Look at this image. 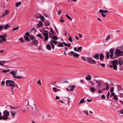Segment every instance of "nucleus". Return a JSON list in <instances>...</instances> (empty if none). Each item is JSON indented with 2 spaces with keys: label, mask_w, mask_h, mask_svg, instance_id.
<instances>
[{
  "label": "nucleus",
  "mask_w": 123,
  "mask_h": 123,
  "mask_svg": "<svg viewBox=\"0 0 123 123\" xmlns=\"http://www.w3.org/2000/svg\"><path fill=\"white\" fill-rule=\"evenodd\" d=\"M113 98L116 101H117V100L118 99V98L116 94L115 95H114V96Z\"/></svg>",
  "instance_id": "nucleus-37"
},
{
  "label": "nucleus",
  "mask_w": 123,
  "mask_h": 123,
  "mask_svg": "<svg viewBox=\"0 0 123 123\" xmlns=\"http://www.w3.org/2000/svg\"><path fill=\"white\" fill-rule=\"evenodd\" d=\"M59 21L62 23L64 21V19H60L59 20Z\"/></svg>",
  "instance_id": "nucleus-61"
},
{
  "label": "nucleus",
  "mask_w": 123,
  "mask_h": 123,
  "mask_svg": "<svg viewBox=\"0 0 123 123\" xmlns=\"http://www.w3.org/2000/svg\"><path fill=\"white\" fill-rule=\"evenodd\" d=\"M18 27H19V26H18L17 27H16L14 28H13V29H12V31H14L15 30H18Z\"/></svg>",
  "instance_id": "nucleus-45"
},
{
  "label": "nucleus",
  "mask_w": 123,
  "mask_h": 123,
  "mask_svg": "<svg viewBox=\"0 0 123 123\" xmlns=\"http://www.w3.org/2000/svg\"><path fill=\"white\" fill-rule=\"evenodd\" d=\"M119 65H122L123 64V61L122 60H119Z\"/></svg>",
  "instance_id": "nucleus-34"
},
{
  "label": "nucleus",
  "mask_w": 123,
  "mask_h": 123,
  "mask_svg": "<svg viewBox=\"0 0 123 123\" xmlns=\"http://www.w3.org/2000/svg\"><path fill=\"white\" fill-rule=\"evenodd\" d=\"M39 18H40L41 20L43 22L44 21L45 18L44 16L39 14Z\"/></svg>",
  "instance_id": "nucleus-20"
},
{
  "label": "nucleus",
  "mask_w": 123,
  "mask_h": 123,
  "mask_svg": "<svg viewBox=\"0 0 123 123\" xmlns=\"http://www.w3.org/2000/svg\"><path fill=\"white\" fill-rule=\"evenodd\" d=\"M101 65L102 67H104L105 66V64L104 63H99Z\"/></svg>",
  "instance_id": "nucleus-49"
},
{
  "label": "nucleus",
  "mask_w": 123,
  "mask_h": 123,
  "mask_svg": "<svg viewBox=\"0 0 123 123\" xmlns=\"http://www.w3.org/2000/svg\"><path fill=\"white\" fill-rule=\"evenodd\" d=\"M65 15L67 17V18H68L69 19L71 20V21L72 20V19L70 16H69L67 14H66Z\"/></svg>",
  "instance_id": "nucleus-41"
},
{
  "label": "nucleus",
  "mask_w": 123,
  "mask_h": 123,
  "mask_svg": "<svg viewBox=\"0 0 123 123\" xmlns=\"http://www.w3.org/2000/svg\"><path fill=\"white\" fill-rule=\"evenodd\" d=\"M37 84L38 85H39V86L41 85V80L40 79L37 82Z\"/></svg>",
  "instance_id": "nucleus-40"
},
{
  "label": "nucleus",
  "mask_w": 123,
  "mask_h": 123,
  "mask_svg": "<svg viewBox=\"0 0 123 123\" xmlns=\"http://www.w3.org/2000/svg\"><path fill=\"white\" fill-rule=\"evenodd\" d=\"M90 91L92 92H94L95 91V89L94 88L91 87L90 88Z\"/></svg>",
  "instance_id": "nucleus-29"
},
{
  "label": "nucleus",
  "mask_w": 123,
  "mask_h": 123,
  "mask_svg": "<svg viewBox=\"0 0 123 123\" xmlns=\"http://www.w3.org/2000/svg\"><path fill=\"white\" fill-rule=\"evenodd\" d=\"M22 78V77L21 76H20L19 75H17V77H16V78L19 79H21Z\"/></svg>",
  "instance_id": "nucleus-46"
},
{
  "label": "nucleus",
  "mask_w": 123,
  "mask_h": 123,
  "mask_svg": "<svg viewBox=\"0 0 123 123\" xmlns=\"http://www.w3.org/2000/svg\"><path fill=\"white\" fill-rule=\"evenodd\" d=\"M87 80H89L92 79L91 76L89 75H88L85 78Z\"/></svg>",
  "instance_id": "nucleus-14"
},
{
  "label": "nucleus",
  "mask_w": 123,
  "mask_h": 123,
  "mask_svg": "<svg viewBox=\"0 0 123 123\" xmlns=\"http://www.w3.org/2000/svg\"><path fill=\"white\" fill-rule=\"evenodd\" d=\"M86 60L90 64H95L96 63V61H95L94 60H92L89 58H87L86 59Z\"/></svg>",
  "instance_id": "nucleus-4"
},
{
  "label": "nucleus",
  "mask_w": 123,
  "mask_h": 123,
  "mask_svg": "<svg viewBox=\"0 0 123 123\" xmlns=\"http://www.w3.org/2000/svg\"><path fill=\"white\" fill-rule=\"evenodd\" d=\"M115 55L113 58H116L120 56H123V51H121L120 49H117L115 50Z\"/></svg>",
  "instance_id": "nucleus-2"
},
{
  "label": "nucleus",
  "mask_w": 123,
  "mask_h": 123,
  "mask_svg": "<svg viewBox=\"0 0 123 123\" xmlns=\"http://www.w3.org/2000/svg\"><path fill=\"white\" fill-rule=\"evenodd\" d=\"M44 25L46 26H49V25L50 24L49 22H45L44 24Z\"/></svg>",
  "instance_id": "nucleus-35"
},
{
  "label": "nucleus",
  "mask_w": 123,
  "mask_h": 123,
  "mask_svg": "<svg viewBox=\"0 0 123 123\" xmlns=\"http://www.w3.org/2000/svg\"><path fill=\"white\" fill-rule=\"evenodd\" d=\"M68 83V81L67 80H65V81H64L62 82L63 83Z\"/></svg>",
  "instance_id": "nucleus-63"
},
{
  "label": "nucleus",
  "mask_w": 123,
  "mask_h": 123,
  "mask_svg": "<svg viewBox=\"0 0 123 123\" xmlns=\"http://www.w3.org/2000/svg\"><path fill=\"white\" fill-rule=\"evenodd\" d=\"M64 46L63 45L62 43H59L58 45H57V47H63Z\"/></svg>",
  "instance_id": "nucleus-23"
},
{
  "label": "nucleus",
  "mask_w": 123,
  "mask_h": 123,
  "mask_svg": "<svg viewBox=\"0 0 123 123\" xmlns=\"http://www.w3.org/2000/svg\"><path fill=\"white\" fill-rule=\"evenodd\" d=\"M9 106L10 107L11 109H15L17 108L18 107V106H17L16 107H12L11 105H9Z\"/></svg>",
  "instance_id": "nucleus-24"
},
{
  "label": "nucleus",
  "mask_w": 123,
  "mask_h": 123,
  "mask_svg": "<svg viewBox=\"0 0 123 123\" xmlns=\"http://www.w3.org/2000/svg\"><path fill=\"white\" fill-rule=\"evenodd\" d=\"M37 36L39 37L40 38H43L42 37V35L41 34H38L37 35Z\"/></svg>",
  "instance_id": "nucleus-53"
},
{
  "label": "nucleus",
  "mask_w": 123,
  "mask_h": 123,
  "mask_svg": "<svg viewBox=\"0 0 123 123\" xmlns=\"http://www.w3.org/2000/svg\"><path fill=\"white\" fill-rule=\"evenodd\" d=\"M18 40L21 42H24L23 39H18Z\"/></svg>",
  "instance_id": "nucleus-59"
},
{
  "label": "nucleus",
  "mask_w": 123,
  "mask_h": 123,
  "mask_svg": "<svg viewBox=\"0 0 123 123\" xmlns=\"http://www.w3.org/2000/svg\"><path fill=\"white\" fill-rule=\"evenodd\" d=\"M21 4V2H17L16 3V6L18 7Z\"/></svg>",
  "instance_id": "nucleus-27"
},
{
  "label": "nucleus",
  "mask_w": 123,
  "mask_h": 123,
  "mask_svg": "<svg viewBox=\"0 0 123 123\" xmlns=\"http://www.w3.org/2000/svg\"><path fill=\"white\" fill-rule=\"evenodd\" d=\"M93 58L97 60H98L99 59V55L98 54H95L94 55Z\"/></svg>",
  "instance_id": "nucleus-13"
},
{
  "label": "nucleus",
  "mask_w": 123,
  "mask_h": 123,
  "mask_svg": "<svg viewBox=\"0 0 123 123\" xmlns=\"http://www.w3.org/2000/svg\"><path fill=\"white\" fill-rule=\"evenodd\" d=\"M33 42L35 46H37L38 45L39 42L37 40L35 39L33 41Z\"/></svg>",
  "instance_id": "nucleus-10"
},
{
  "label": "nucleus",
  "mask_w": 123,
  "mask_h": 123,
  "mask_svg": "<svg viewBox=\"0 0 123 123\" xmlns=\"http://www.w3.org/2000/svg\"><path fill=\"white\" fill-rule=\"evenodd\" d=\"M46 48V49L49 50H50L51 49V47L49 44H47Z\"/></svg>",
  "instance_id": "nucleus-15"
},
{
  "label": "nucleus",
  "mask_w": 123,
  "mask_h": 123,
  "mask_svg": "<svg viewBox=\"0 0 123 123\" xmlns=\"http://www.w3.org/2000/svg\"><path fill=\"white\" fill-rule=\"evenodd\" d=\"M76 86L74 85H70L68 86V88L69 89V90H70L71 91H73L74 88Z\"/></svg>",
  "instance_id": "nucleus-7"
},
{
  "label": "nucleus",
  "mask_w": 123,
  "mask_h": 123,
  "mask_svg": "<svg viewBox=\"0 0 123 123\" xmlns=\"http://www.w3.org/2000/svg\"><path fill=\"white\" fill-rule=\"evenodd\" d=\"M103 81L101 80H99V82L97 83L98 87H101L102 83H103Z\"/></svg>",
  "instance_id": "nucleus-17"
},
{
  "label": "nucleus",
  "mask_w": 123,
  "mask_h": 123,
  "mask_svg": "<svg viewBox=\"0 0 123 123\" xmlns=\"http://www.w3.org/2000/svg\"><path fill=\"white\" fill-rule=\"evenodd\" d=\"M114 51V49L113 48H111L109 50V52L111 54L113 53Z\"/></svg>",
  "instance_id": "nucleus-28"
},
{
  "label": "nucleus",
  "mask_w": 123,
  "mask_h": 123,
  "mask_svg": "<svg viewBox=\"0 0 123 123\" xmlns=\"http://www.w3.org/2000/svg\"><path fill=\"white\" fill-rule=\"evenodd\" d=\"M7 40V39H1L0 40V43H3V42L6 41Z\"/></svg>",
  "instance_id": "nucleus-33"
},
{
  "label": "nucleus",
  "mask_w": 123,
  "mask_h": 123,
  "mask_svg": "<svg viewBox=\"0 0 123 123\" xmlns=\"http://www.w3.org/2000/svg\"><path fill=\"white\" fill-rule=\"evenodd\" d=\"M8 85H7L6 86H10L12 87H16V88H18V86L17 85H16L12 83H9L8 85Z\"/></svg>",
  "instance_id": "nucleus-6"
},
{
  "label": "nucleus",
  "mask_w": 123,
  "mask_h": 123,
  "mask_svg": "<svg viewBox=\"0 0 123 123\" xmlns=\"http://www.w3.org/2000/svg\"><path fill=\"white\" fill-rule=\"evenodd\" d=\"M9 83H11L13 84L15 83L12 80H7L6 81V84L7 85H8Z\"/></svg>",
  "instance_id": "nucleus-12"
},
{
  "label": "nucleus",
  "mask_w": 123,
  "mask_h": 123,
  "mask_svg": "<svg viewBox=\"0 0 123 123\" xmlns=\"http://www.w3.org/2000/svg\"><path fill=\"white\" fill-rule=\"evenodd\" d=\"M30 38H35L34 36L32 35H31L30 36Z\"/></svg>",
  "instance_id": "nucleus-55"
},
{
  "label": "nucleus",
  "mask_w": 123,
  "mask_h": 123,
  "mask_svg": "<svg viewBox=\"0 0 123 123\" xmlns=\"http://www.w3.org/2000/svg\"><path fill=\"white\" fill-rule=\"evenodd\" d=\"M5 10L6 11L2 14V17H4L7 15L9 13V11H7L5 9Z\"/></svg>",
  "instance_id": "nucleus-21"
},
{
  "label": "nucleus",
  "mask_w": 123,
  "mask_h": 123,
  "mask_svg": "<svg viewBox=\"0 0 123 123\" xmlns=\"http://www.w3.org/2000/svg\"><path fill=\"white\" fill-rule=\"evenodd\" d=\"M82 49V47L81 46L80 47H79V48H78L77 49V50H80V51Z\"/></svg>",
  "instance_id": "nucleus-58"
},
{
  "label": "nucleus",
  "mask_w": 123,
  "mask_h": 123,
  "mask_svg": "<svg viewBox=\"0 0 123 123\" xmlns=\"http://www.w3.org/2000/svg\"><path fill=\"white\" fill-rule=\"evenodd\" d=\"M110 95V93L109 91H108V92L107 94V99H108L109 98V97Z\"/></svg>",
  "instance_id": "nucleus-47"
},
{
  "label": "nucleus",
  "mask_w": 123,
  "mask_h": 123,
  "mask_svg": "<svg viewBox=\"0 0 123 123\" xmlns=\"http://www.w3.org/2000/svg\"><path fill=\"white\" fill-rule=\"evenodd\" d=\"M114 88L113 87H111V89L110 90V92H113V91H114Z\"/></svg>",
  "instance_id": "nucleus-51"
},
{
  "label": "nucleus",
  "mask_w": 123,
  "mask_h": 123,
  "mask_svg": "<svg viewBox=\"0 0 123 123\" xmlns=\"http://www.w3.org/2000/svg\"><path fill=\"white\" fill-rule=\"evenodd\" d=\"M117 65H113V69L115 70H117Z\"/></svg>",
  "instance_id": "nucleus-43"
},
{
  "label": "nucleus",
  "mask_w": 123,
  "mask_h": 123,
  "mask_svg": "<svg viewBox=\"0 0 123 123\" xmlns=\"http://www.w3.org/2000/svg\"><path fill=\"white\" fill-rule=\"evenodd\" d=\"M111 63L113 65H117L118 64V62L117 60H113L111 62Z\"/></svg>",
  "instance_id": "nucleus-8"
},
{
  "label": "nucleus",
  "mask_w": 123,
  "mask_h": 123,
  "mask_svg": "<svg viewBox=\"0 0 123 123\" xmlns=\"http://www.w3.org/2000/svg\"><path fill=\"white\" fill-rule=\"evenodd\" d=\"M50 30L51 32L53 34H55V33L54 32V31L52 29V28H51L50 29Z\"/></svg>",
  "instance_id": "nucleus-44"
},
{
  "label": "nucleus",
  "mask_w": 123,
  "mask_h": 123,
  "mask_svg": "<svg viewBox=\"0 0 123 123\" xmlns=\"http://www.w3.org/2000/svg\"><path fill=\"white\" fill-rule=\"evenodd\" d=\"M50 44L51 45L52 48L53 49H54V45L50 41L49 42Z\"/></svg>",
  "instance_id": "nucleus-36"
},
{
  "label": "nucleus",
  "mask_w": 123,
  "mask_h": 123,
  "mask_svg": "<svg viewBox=\"0 0 123 123\" xmlns=\"http://www.w3.org/2000/svg\"><path fill=\"white\" fill-rule=\"evenodd\" d=\"M7 35L6 34H5L3 36L0 35V38H5L6 37Z\"/></svg>",
  "instance_id": "nucleus-31"
},
{
  "label": "nucleus",
  "mask_w": 123,
  "mask_h": 123,
  "mask_svg": "<svg viewBox=\"0 0 123 123\" xmlns=\"http://www.w3.org/2000/svg\"><path fill=\"white\" fill-rule=\"evenodd\" d=\"M30 34L29 32H27L25 34V36H29L30 35Z\"/></svg>",
  "instance_id": "nucleus-54"
},
{
  "label": "nucleus",
  "mask_w": 123,
  "mask_h": 123,
  "mask_svg": "<svg viewBox=\"0 0 123 123\" xmlns=\"http://www.w3.org/2000/svg\"><path fill=\"white\" fill-rule=\"evenodd\" d=\"M106 58L108 59L109 58L110 53L109 52L106 51Z\"/></svg>",
  "instance_id": "nucleus-30"
},
{
  "label": "nucleus",
  "mask_w": 123,
  "mask_h": 123,
  "mask_svg": "<svg viewBox=\"0 0 123 123\" xmlns=\"http://www.w3.org/2000/svg\"><path fill=\"white\" fill-rule=\"evenodd\" d=\"M53 90H54V92H56L59 89H57L56 87H54L53 88Z\"/></svg>",
  "instance_id": "nucleus-39"
},
{
  "label": "nucleus",
  "mask_w": 123,
  "mask_h": 123,
  "mask_svg": "<svg viewBox=\"0 0 123 123\" xmlns=\"http://www.w3.org/2000/svg\"><path fill=\"white\" fill-rule=\"evenodd\" d=\"M10 73L12 74L13 75L14 74H15L16 73L15 72L13 71H11V72H10Z\"/></svg>",
  "instance_id": "nucleus-52"
},
{
  "label": "nucleus",
  "mask_w": 123,
  "mask_h": 123,
  "mask_svg": "<svg viewBox=\"0 0 123 123\" xmlns=\"http://www.w3.org/2000/svg\"><path fill=\"white\" fill-rule=\"evenodd\" d=\"M7 62L5 61H0V65L1 66H4V64L7 63Z\"/></svg>",
  "instance_id": "nucleus-18"
},
{
  "label": "nucleus",
  "mask_w": 123,
  "mask_h": 123,
  "mask_svg": "<svg viewBox=\"0 0 123 123\" xmlns=\"http://www.w3.org/2000/svg\"><path fill=\"white\" fill-rule=\"evenodd\" d=\"M101 98H102L105 99V97L104 95H103L101 96Z\"/></svg>",
  "instance_id": "nucleus-60"
},
{
  "label": "nucleus",
  "mask_w": 123,
  "mask_h": 123,
  "mask_svg": "<svg viewBox=\"0 0 123 123\" xmlns=\"http://www.w3.org/2000/svg\"><path fill=\"white\" fill-rule=\"evenodd\" d=\"M108 12L107 10H99V12L101 14V15L102 16L105 18L106 17V15L104 14Z\"/></svg>",
  "instance_id": "nucleus-3"
},
{
  "label": "nucleus",
  "mask_w": 123,
  "mask_h": 123,
  "mask_svg": "<svg viewBox=\"0 0 123 123\" xmlns=\"http://www.w3.org/2000/svg\"><path fill=\"white\" fill-rule=\"evenodd\" d=\"M5 30H7L8 28H9L10 26L8 24H6L5 26H3Z\"/></svg>",
  "instance_id": "nucleus-19"
},
{
  "label": "nucleus",
  "mask_w": 123,
  "mask_h": 123,
  "mask_svg": "<svg viewBox=\"0 0 123 123\" xmlns=\"http://www.w3.org/2000/svg\"><path fill=\"white\" fill-rule=\"evenodd\" d=\"M4 28L3 26L0 25V30H1Z\"/></svg>",
  "instance_id": "nucleus-56"
},
{
  "label": "nucleus",
  "mask_w": 123,
  "mask_h": 123,
  "mask_svg": "<svg viewBox=\"0 0 123 123\" xmlns=\"http://www.w3.org/2000/svg\"><path fill=\"white\" fill-rule=\"evenodd\" d=\"M54 40H51L50 41L53 44L54 43L55 45L57 44H58V43L56 40H57L58 39H53Z\"/></svg>",
  "instance_id": "nucleus-9"
},
{
  "label": "nucleus",
  "mask_w": 123,
  "mask_h": 123,
  "mask_svg": "<svg viewBox=\"0 0 123 123\" xmlns=\"http://www.w3.org/2000/svg\"><path fill=\"white\" fill-rule=\"evenodd\" d=\"M49 36L50 38H52V37H53V35L52 34H51V33H50L49 34Z\"/></svg>",
  "instance_id": "nucleus-57"
},
{
  "label": "nucleus",
  "mask_w": 123,
  "mask_h": 123,
  "mask_svg": "<svg viewBox=\"0 0 123 123\" xmlns=\"http://www.w3.org/2000/svg\"><path fill=\"white\" fill-rule=\"evenodd\" d=\"M5 84V81H3L2 82L1 84V85L2 86H4Z\"/></svg>",
  "instance_id": "nucleus-50"
},
{
  "label": "nucleus",
  "mask_w": 123,
  "mask_h": 123,
  "mask_svg": "<svg viewBox=\"0 0 123 123\" xmlns=\"http://www.w3.org/2000/svg\"><path fill=\"white\" fill-rule=\"evenodd\" d=\"M10 71V70H3L2 71V72H3L6 73L7 72H9Z\"/></svg>",
  "instance_id": "nucleus-42"
},
{
  "label": "nucleus",
  "mask_w": 123,
  "mask_h": 123,
  "mask_svg": "<svg viewBox=\"0 0 123 123\" xmlns=\"http://www.w3.org/2000/svg\"><path fill=\"white\" fill-rule=\"evenodd\" d=\"M84 113H85L87 115H88V111H84Z\"/></svg>",
  "instance_id": "nucleus-62"
},
{
  "label": "nucleus",
  "mask_w": 123,
  "mask_h": 123,
  "mask_svg": "<svg viewBox=\"0 0 123 123\" xmlns=\"http://www.w3.org/2000/svg\"><path fill=\"white\" fill-rule=\"evenodd\" d=\"M10 112L12 114V118H14L15 116L16 113V112H13V111H11Z\"/></svg>",
  "instance_id": "nucleus-22"
},
{
  "label": "nucleus",
  "mask_w": 123,
  "mask_h": 123,
  "mask_svg": "<svg viewBox=\"0 0 123 123\" xmlns=\"http://www.w3.org/2000/svg\"><path fill=\"white\" fill-rule=\"evenodd\" d=\"M81 59L83 61H85L86 62V60L85 58L84 57L82 56L81 57Z\"/></svg>",
  "instance_id": "nucleus-48"
},
{
  "label": "nucleus",
  "mask_w": 123,
  "mask_h": 123,
  "mask_svg": "<svg viewBox=\"0 0 123 123\" xmlns=\"http://www.w3.org/2000/svg\"><path fill=\"white\" fill-rule=\"evenodd\" d=\"M48 33L49 31L47 30L44 31H43V35L45 37L44 38H49Z\"/></svg>",
  "instance_id": "nucleus-5"
},
{
  "label": "nucleus",
  "mask_w": 123,
  "mask_h": 123,
  "mask_svg": "<svg viewBox=\"0 0 123 123\" xmlns=\"http://www.w3.org/2000/svg\"><path fill=\"white\" fill-rule=\"evenodd\" d=\"M34 107L32 108V110L36 111L37 110V106L35 104H34Z\"/></svg>",
  "instance_id": "nucleus-32"
},
{
  "label": "nucleus",
  "mask_w": 123,
  "mask_h": 123,
  "mask_svg": "<svg viewBox=\"0 0 123 123\" xmlns=\"http://www.w3.org/2000/svg\"><path fill=\"white\" fill-rule=\"evenodd\" d=\"M62 44H63V45H64L65 46H67V44L65 42H62Z\"/></svg>",
  "instance_id": "nucleus-64"
},
{
  "label": "nucleus",
  "mask_w": 123,
  "mask_h": 123,
  "mask_svg": "<svg viewBox=\"0 0 123 123\" xmlns=\"http://www.w3.org/2000/svg\"><path fill=\"white\" fill-rule=\"evenodd\" d=\"M4 115L1 116L2 113L0 111V120L3 119L4 120H6L8 118L9 115V112L7 110H5L3 112Z\"/></svg>",
  "instance_id": "nucleus-1"
},
{
  "label": "nucleus",
  "mask_w": 123,
  "mask_h": 123,
  "mask_svg": "<svg viewBox=\"0 0 123 123\" xmlns=\"http://www.w3.org/2000/svg\"><path fill=\"white\" fill-rule=\"evenodd\" d=\"M112 93L111 95H110V97L111 98V97L112 96H113V97L114 96V95H116V94H115V93L114 92H113Z\"/></svg>",
  "instance_id": "nucleus-38"
},
{
  "label": "nucleus",
  "mask_w": 123,
  "mask_h": 123,
  "mask_svg": "<svg viewBox=\"0 0 123 123\" xmlns=\"http://www.w3.org/2000/svg\"><path fill=\"white\" fill-rule=\"evenodd\" d=\"M43 23L42 22L40 21L38 24L37 26L38 28H40V27H42L43 25Z\"/></svg>",
  "instance_id": "nucleus-16"
},
{
  "label": "nucleus",
  "mask_w": 123,
  "mask_h": 123,
  "mask_svg": "<svg viewBox=\"0 0 123 123\" xmlns=\"http://www.w3.org/2000/svg\"><path fill=\"white\" fill-rule=\"evenodd\" d=\"M84 102L85 101L84 100V98H83L80 101L79 103V104L80 105L81 104L83 103H84Z\"/></svg>",
  "instance_id": "nucleus-25"
},
{
  "label": "nucleus",
  "mask_w": 123,
  "mask_h": 123,
  "mask_svg": "<svg viewBox=\"0 0 123 123\" xmlns=\"http://www.w3.org/2000/svg\"><path fill=\"white\" fill-rule=\"evenodd\" d=\"M79 55L77 53H75L73 57H75L76 58H78L79 57Z\"/></svg>",
  "instance_id": "nucleus-26"
},
{
  "label": "nucleus",
  "mask_w": 123,
  "mask_h": 123,
  "mask_svg": "<svg viewBox=\"0 0 123 123\" xmlns=\"http://www.w3.org/2000/svg\"><path fill=\"white\" fill-rule=\"evenodd\" d=\"M100 60L102 61H103L104 60L103 59H104V56L103 53H102L99 55Z\"/></svg>",
  "instance_id": "nucleus-11"
}]
</instances>
